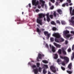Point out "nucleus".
Masks as SVG:
<instances>
[{
	"mask_svg": "<svg viewBox=\"0 0 74 74\" xmlns=\"http://www.w3.org/2000/svg\"><path fill=\"white\" fill-rule=\"evenodd\" d=\"M42 19L41 18H38L36 20V22L40 24V25H42Z\"/></svg>",
	"mask_w": 74,
	"mask_h": 74,
	"instance_id": "nucleus-1",
	"label": "nucleus"
},
{
	"mask_svg": "<svg viewBox=\"0 0 74 74\" xmlns=\"http://www.w3.org/2000/svg\"><path fill=\"white\" fill-rule=\"evenodd\" d=\"M60 58L61 59H64V60H66V63H68L69 61V59L67 58V57H64L62 56H60Z\"/></svg>",
	"mask_w": 74,
	"mask_h": 74,
	"instance_id": "nucleus-2",
	"label": "nucleus"
},
{
	"mask_svg": "<svg viewBox=\"0 0 74 74\" xmlns=\"http://www.w3.org/2000/svg\"><path fill=\"white\" fill-rule=\"evenodd\" d=\"M32 5H34L35 6H36L37 5H38L39 3L38 1H37L36 2V0H32Z\"/></svg>",
	"mask_w": 74,
	"mask_h": 74,
	"instance_id": "nucleus-3",
	"label": "nucleus"
},
{
	"mask_svg": "<svg viewBox=\"0 0 74 74\" xmlns=\"http://www.w3.org/2000/svg\"><path fill=\"white\" fill-rule=\"evenodd\" d=\"M72 10H73V8H72V7H70L69 8V11L70 14H71V16L74 15V9H73L72 10Z\"/></svg>",
	"mask_w": 74,
	"mask_h": 74,
	"instance_id": "nucleus-4",
	"label": "nucleus"
},
{
	"mask_svg": "<svg viewBox=\"0 0 74 74\" xmlns=\"http://www.w3.org/2000/svg\"><path fill=\"white\" fill-rule=\"evenodd\" d=\"M44 33L45 36H47V39H48V38L50 37V35H51V34H49L48 32L47 31H45L44 32Z\"/></svg>",
	"mask_w": 74,
	"mask_h": 74,
	"instance_id": "nucleus-5",
	"label": "nucleus"
},
{
	"mask_svg": "<svg viewBox=\"0 0 74 74\" xmlns=\"http://www.w3.org/2000/svg\"><path fill=\"white\" fill-rule=\"evenodd\" d=\"M69 22H70L73 25H74V16H73L71 17V19L69 20Z\"/></svg>",
	"mask_w": 74,
	"mask_h": 74,
	"instance_id": "nucleus-6",
	"label": "nucleus"
},
{
	"mask_svg": "<svg viewBox=\"0 0 74 74\" xmlns=\"http://www.w3.org/2000/svg\"><path fill=\"white\" fill-rule=\"evenodd\" d=\"M53 36L55 37H56V38H60V34H59V33H55L53 34Z\"/></svg>",
	"mask_w": 74,
	"mask_h": 74,
	"instance_id": "nucleus-7",
	"label": "nucleus"
},
{
	"mask_svg": "<svg viewBox=\"0 0 74 74\" xmlns=\"http://www.w3.org/2000/svg\"><path fill=\"white\" fill-rule=\"evenodd\" d=\"M45 16V14L42 13H40L38 14V18H39V19H41L43 17H44Z\"/></svg>",
	"mask_w": 74,
	"mask_h": 74,
	"instance_id": "nucleus-8",
	"label": "nucleus"
},
{
	"mask_svg": "<svg viewBox=\"0 0 74 74\" xmlns=\"http://www.w3.org/2000/svg\"><path fill=\"white\" fill-rule=\"evenodd\" d=\"M50 69L51 70H52V71L54 73L56 72V69H55V68L54 66H51L50 67Z\"/></svg>",
	"mask_w": 74,
	"mask_h": 74,
	"instance_id": "nucleus-9",
	"label": "nucleus"
},
{
	"mask_svg": "<svg viewBox=\"0 0 74 74\" xmlns=\"http://www.w3.org/2000/svg\"><path fill=\"white\" fill-rule=\"evenodd\" d=\"M57 11L60 15H62V14H63V11H62V10L60 9H58L57 10Z\"/></svg>",
	"mask_w": 74,
	"mask_h": 74,
	"instance_id": "nucleus-10",
	"label": "nucleus"
},
{
	"mask_svg": "<svg viewBox=\"0 0 74 74\" xmlns=\"http://www.w3.org/2000/svg\"><path fill=\"white\" fill-rule=\"evenodd\" d=\"M54 45L57 48H60L61 47V45L58 44L55 42L53 43Z\"/></svg>",
	"mask_w": 74,
	"mask_h": 74,
	"instance_id": "nucleus-11",
	"label": "nucleus"
},
{
	"mask_svg": "<svg viewBox=\"0 0 74 74\" xmlns=\"http://www.w3.org/2000/svg\"><path fill=\"white\" fill-rule=\"evenodd\" d=\"M34 74H37L38 72V69L37 68H36L35 69H34Z\"/></svg>",
	"mask_w": 74,
	"mask_h": 74,
	"instance_id": "nucleus-12",
	"label": "nucleus"
},
{
	"mask_svg": "<svg viewBox=\"0 0 74 74\" xmlns=\"http://www.w3.org/2000/svg\"><path fill=\"white\" fill-rule=\"evenodd\" d=\"M69 33H70V32H69V31L67 30L64 31L63 32V33L65 35V36H66V35H67V34H69Z\"/></svg>",
	"mask_w": 74,
	"mask_h": 74,
	"instance_id": "nucleus-13",
	"label": "nucleus"
},
{
	"mask_svg": "<svg viewBox=\"0 0 74 74\" xmlns=\"http://www.w3.org/2000/svg\"><path fill=\"white\" fill-rule=\"evenodd\" d=\"M36 31L37 32H38V34H39V35H40V34H41L40 33H41V30H40V29H39L38 28H37L36 29Z\"/></svg>",
	"mask_w": 74,
	"mask_h": 74,
	"instance_id": "nucleus-14",
	"label": "nucleus"
},
{
	"mask_svg": "<svg viewBox=\"0 0 74 74\" xmlns=\"http://www.w3.org/2000/svg\"><path fill=\"white\" fill-rule=\"evenodd\" d=\"M62 53L63 54H64V55H66L67 54V53H66V51L64 50V48H62Z\"/></svg>",
	"mask_w": 74,
	"mask_h": 74,
	"instance_id": "nucleus-15",
	"label": "nucleus"
},
{
	"mask_svg": "<svg viewBox=\"0 0 74 74\" xmlns=\"http://www.w3.org/2000/svg\"><path fill=\"white\" fill-rule=\"evenodd\" d=\"M40 2L41 3H42V4L41 5L42 7H43V6H44V3H45V1H44L42 0H39Z\"/></svg>",
	"mask_w": 74,
	"mask_h": 74,
	"instance_id": "nucleus-16",
	"label": "nucleus"
},
{
	"mask_svg": "<svg viewBox=\"0 0 74 74\" xmlns=\"http://www.w3.org/2000/svg\"><path fill=\"white\" fill-rule=\"evenodd\" d=\"M72 66V63H70L68 66V68L70 70L71 69V67Z\"/></svg>",
	"mask_w": 74,
	"mask_h": 74,
	"instance_id": "nucleus-17",
	"label": "nucleus"
},
{
	"mask_svg": "<svg viewBox=\"0 0 74 74\" xmlns=\"http://www.w3.org/2000/svg\"><path fill=\"white\" fill-rule=\"evenodd\" d=\"M52 48V51L53 52H55V47L52 46L51 47Z\"/></svg>",
	"mask_w": 74,
	"mask_h": 74,
	"instance_id": "nucleus-18",
	"label": "nucleus"
},
{
	"mask_svg": "<svg viewBox=\"0 0 74 74\" xmlns=\"http://www.w3.org/2000/svg\"><path fill=\"white\" fill-rule=\"evenodd\" d=\"M55 57H54V59H57V58H58V55L57 54H55L54 55Z\"/></svg>",
	"mask_w": 74,
	"mask_h": 74,
	"instance_id": "nucleus-19",
	"label": "nucleus"
},
{
	"mask_svg": "<svg viewBox=\"0 0 74 74\" xmlns=\"http://www.w3.org/2000/svg\"><path fill=\"white\" fill-rule=\"evenodd\" d=\"M62 62V60L60 59H58L57 60V62L59 64H60V63H61V62Z\"/></svg>",
	"mask_w": 74,
	"mask_h": 74,
	"instance_id": "nucleus-20",
	"label": "nucleus"
},
{
	"mask_svg": "<svg viewBox=\"0 0 74 74\" xmlns=\"http://www.w3.org/2000/svg\"><path fill=\"white\" fill-rule=\"evenodd\" d=\"M42 57V55H41V54L40 53H39L38 55V58L41 59Z\"/></svg>",
	"mask_w": 74,
	"mask_h": 74,
	"instance_id": "nucleus-21",
	"label": "nucleus"
},
{
	"mask_svg": "<svg viewBox=\"0 0 74 74\" xmlns=\"http://www.w3.org/2000/svg\"><path fill=\"white\" fill-rule=\"evenodd\" d=\"M65 36L67 38H69V37H70L71 36H72V35L71 34H68L67 35H66Z\"/></svg>",
	"mask_w": 74,
	"mask_h": 74,
	"instance_id": "nucleus-22",
	"label": "nucleus"
},
{
	"mask_svg": "<svg viewBox=\"0 0 74 74\" xmlns=\"http://www.w3.org/2000/svg\"><path fill=\"white\" fill-rule=\"evenodd\" d=\"M58 38H56L55 39V41L57 42H59V39H58Z\"/></svg>",
	"mask_w": 74,
	"mask_h": 74,
	"instance_id": "nucleus-23",
	"label": "nucleus"
},
{
	"mask_svg": "<svg viewBox=\"0 0 74 74\" xmlns=\"http://www.w3.org/2000/svg\"><path fill=\"white\" fill-rule=\"evenodd\" d=\"M60 42H63L64 41V39L62 38H60L59 39Z\"/></svg>",
	"mask_w": 74,
	"mask_h": 74,
	"instance_id": "nucleus-24",
	"label": "nucleus"
},
{
	"mask_svg": "<svg viewBox=\"0 0 74 74\" xmlns=\"http://www.w3.org/2000/svg\"><path fill=\"white\" fill-rule=\"evenodd\" d=\"M58 53L60 55L62 54V50L61 49H59L58 51Z\"/></svg>",
	"mask_w": 74,
	"mask_h": 74,
	"instance_id": "nucleus-25",
	"label": "nucleus"
},
{
	"mask_svg": "<svg viewBox=\"0 0 74 74\" xmlns=\"http://www.w3.org/2000/svg\"><path fill=\"white\" fill-rule=\"evenodd\" d=\"M47 22H49L50 21V18H49V17H47Z\"/></svg>",
	"mask_w": 74,
	"mask_h": 74,
	"instance_id": "nucleus-26",
	"label": "nucleus"
},
{
	"mask_svg": "<svg viewBox=\"0 0 74 74\" xmlns=\"http://www.w3.org/2000/svg\"><path fill=\"white\" fill-rule=\"evenodd\" d=\"M51 25H56V23L53 21H52L51 22Z\"/></svg>",
	"mask_w": 74,
	"mask_h": 74,
	"instance_id": "nucleus-27",
	"label": "nucleus"
},
{
	"mask_svg": "<svg viewBox=\"0 0 74 74\" xmlns=\"http://www.w3.org/2000/svg\"><path fill=\"white\" fill-rule=\"evenodd\" d=\"M61 24L62 25H65L66 24V23H65V21H61Z\"/></svg>",
	"mask_w": 74,
	"mask_h": 74,
	"instance_id": "nucleus-28",
	"label": "nucleus"
},
{
	"mask_svg": "<svg viewBox=\"0 0 74 74\" xmlns=\"http://www.w3.org/2000/svg\"><path fill=\"white\" fill-rule=\"evenodd\" d=\"M56 11H54L53 13V15L54 17H56Z\"/></svg>",
	"mask_w": 74,
	"mask_h": 74,
	"instance_id": "nucleus-29",
	"label": "nucleus"
},
{
	"mask_svg": "<svg viewBox=\"0 0 74 74\" xmlns=\"http://www.w3.org/2000/svg\"><path fill=\"white\" fill-rule=\"evenodd\" d=\"M47 71L45 70V69H44L43 70V73L44 74H46V73H47Z\"/></svg>",
	"mask_w": 74,
	"mask_h": 74,
	"instance_id": "nucleus-30",
	"label": "nucleus"
},
{
	"mask_svg": "<svg viewBox=\"0 0 74 74\" xmlns=\"http://www.w3.org/2000/svg\"><path fill=\"white\" fill-rule=\"evenodd\" d=\"M56 23H58V24L60 25V21H59V20H57L56 21Z\"/></svg>",
	"mask_w": 74,
	"mask_h": 74,
	"instance_id": "nucleus-31",
	"label": "nucleus"
},
{
	"mask_svg": "<svg viewBox=\"0 0 74 74\" xmlns=\"http://www.w3.org/2000/svg\"><path fill=\"white\" fill-rule=\"evenodd\" d=\"M42 62H43V63H48V62L47 61L45 60H43Z\"/></svg>",
	"mask_w": 74,
	"mask_h": 74,
	"instance_id": "nucleus-32",
	"label": "nucleus"
},
{
	"mask_svg": "<svg viewBox=\"0 0 74 74\" xmlns=\"http://www.w3.org/2000/svg\"><path fill=\"white\" fill-rule=\"evenodd\" d=\"M66 71L67 73H69V74H71V73H72V71Z\"/></svg>",
	"mask_w": 74,
	"mask_h": 74,
	"instance_id": "nucleus-33",
	"label": "nucleus"
},
{
	"mask_svg": "<svg viewBox=\"0 0 74 74\" xmlns=\"http://www.w3.org/2000/svg\"><path fill=\"white\" fill-rule=\"evenodd\" d=\"M50 40L51 42H53L54 41V39H53V38H51Z\"/></svg>",
	"mask_w": 74,
	"mask_h": 74,
	"instance_id": "nucleus-34",
	"label": "nucleus"
},
{
	"mask_svg": "<svg viewBox=\"0 0 74 74\" xmlns=\"http://www.w3.org/2000/svg\"><path fill=\"white\" fill-rule=\"evenodd\" d=\"M17 21H19V22H21V20L19 17H17Z\"/></svg>",
	"mask_w": 74,
	"mask_h": 74,
	"instance_id": "nucleus-35",
	"label": "nucleus"
},
{
	"mask_svg": "<svg viewBox=\"0 0 74 74\" xmlns=\"http://www.w3.org/2000/svg\"><path fill=\"white\" fill-rule=\"evenodd\" d=\"M67 51L68 52H70L71 51V48H69L67 50Z\"/></svg>",
	"mask_w": 74,
	"mask_h": 74,
	"instance_id": "nucleus-36",
	"label": "nucleus"
},
{
	"mask_svg": "<svg viewBox=\"0 0 74 74\" xmlns=\"http://www.w3.org/2000/svg\"><path fill=\"white\" fill-rule=\"evenodd\" d=\"M52 30L53 31H55V30H56V27H53Z\"/></svg>",
	"mask_w": 74,
	"mask_h": 74,
	"instance_id": "nucleus-37",
	"label": "nucleus"
},
{
	"mask_svg": "<svg viewBox=\"0 0 74 74\" xmlns=\"http://www.w3.org/2000/svg\"><path fill=\"white\" fill-rule=\"evenodd\" d=\"M36 65H37V67H40V64L39 63H36Z\"/></svg>",
	"mask_w": 74,
	"mask_h": 74,
	"instance_id": "nucleus-38",
	"label": "nucleus"
},
{
	"mask_svg": "<svg viewBox=\"0 0 74 74\" xmlns=\"http://www.w3.org/2000/svg\"><path fill=\"white\" fill-rule=\"evenodd\" d=\"M49 16L51 19H53V15L52 14L50 15Z\"/></svg>",
	"mask_w": 74,
	"mask_h": 74,
	"instance_id": "nucleus-39",
	"label": "nucleus"
},
{
	"mask_svg": "<svg viewBox=\"0 0 74 74\" xmlns=\"http://www.w3.org/2000/svg\"><path fill=\"white\" fill-rule=\"evenodd\" d=\"M61 69H62V70H63V71L65 70V68H64L63 67L61 66Z\"/></svg>",
	"mask_w": 74,
	"mask_h": 74,
	"instance_id": "nucleus-40",
	"label": "nucleus"
},
{
	"mask_svg": "<svg viewBox=\"0 0 74 74\" xmlns=\"http://www.w3.org/2000/svg\"><path fill=\"white\" fill-rule=\"evenodd\" d=\"M39 72H41V67L39 68Z\"/></svg>",
	"mask_w": 74,
	"mask_h": 74,
	"instance_id": "nucleus-41",
	"label": "nucleus"
},
{
	"mask_svg": "<svg viewBox=\"0 0 74 74\" xmlns=\"http://www.w3.org/2000/svg\"><path fill=\"white\" fill-rule=\"evenodd\" d=\"M46 47L47 48H49V46H48V44H46Z\"/></svg>",
	"mask_w": 74,
	"mask_h": 74,
	"instance_id": "nucleus-42",
	"label": "nucleus"
},
{
	"mask_svg": "<svg viewBox=\"0 0 74 74\" xmlns=\"http://www.w3.org/2000/svg\"><path fill=\"white\" fill-rule=\"evenodd\" d=\"M74 45H73L72 46V51H73V50H74Z\"/></svg>",
	"mask_w": 74,
	"mask_h": 74,
	"instance_id": "nucleus-43",
	"label": "nucleus"
},
{
	"mask_svg": "<svg viewBox=\"0 0 74 74\" xmlns=\"http://www.w3.org/2000/svg\"><path fill=\"white\" fill-rule=\"evenodd\" d=\"M51 2H52L53 3H55V0H50Z\"/></svg>",
	"mask_w": 74,
	"mask_h": 74,
	"instance_id": "nucleus-44",
	"label": "nucleus"
},
{
	"mask_svg": "<svg viewBox=\"0 0 74 74\" xmlns=\"http://www.w3.org/2000/svg\"><path fill=\"white\" fill-rule=\"evenodd\" d=\"M36 12H40V10H39L37 9L36 10Z\"/></svg>",
	"mask_w": 74,
	"mask_h": 74,
	"instance_id": "nucleus-45",
	"label": "nucleus"
},
{
	"mask_svg": "<svg viewBox=\"0 0 74 74\" xmlns=\"http://www.w3.org/2000/svg\"><path fill=\"white\" fill-rule=\"evenodd\" d=\"M32 67L33 68H33H35V67H36V66L34 65H32Z\"/></svg>",
	"mask_w": 74,
	"mask_h": 74,
	"instance_id": "nucleus-46",
	"label": "nucleus"
},
{
	"mask_svg": "<svg viewBox=\"0 0 74 74\" xmlns=\"http://www.w3.org/2000/svg\"><path fill=\"white\" fill-rule=\"evenodd\" d=\"M71 33V34H74V31H71L70 32Z\"/></svg>",
	"mask_w": 74,
	"mask_h": 74,
	"instance_id": "nucleus-47",
	"label": "nucleus"
},
{
	"mask_svg": "<svg viewBox=\"0 0 74 74\" xmlns=\"http://www.w3.org/2000/svg\"><path fill=\"white\" fill-rule=\"evenodd\" d=\"M62 64L63 66H65V62H62Z\"/></svg>",
	"mask_w": 74,
	"mask_h": 74,
	"instance_id": "nucleus-48",
	"label": "nucleus"
},
{
	"mask_svg": "<svg viewBox=\"0 0 74 74\" xmlns=\"http://www.w3.org/2000/svg\"><path fill=\"white\" fill-rule=\"evenodd\" d=\"M53 8H54V6H52L50 8V9L51 10H52L53 9Z\"/></svg>",
	"mask_w": 74,
	"mask_h": 74,
	"instance_id": "nucleus-49",
	"label": "nucleus"
},
{
	"mask_svg": "<svg viewBox=\"0 0 74 74\" xmlns=\"http://www.w3.org/2000/svg\"><path fill=\"white\" fill-rule=\"evenodd\" d=\"M66 6V4L65 3H64L62 5V7H65Z\"/></svg>",
	"mask_w": 74,
	"mask_h": 74,
	"instance_id": "nucleus-50",
	"label": "nucleus"
},
{
	"mask_svg": "<svg viewBox=\"0 0 74 74\" xmlns=\"http://www.w3.org/2000/svg\"><path fill=\"white\" fill-rule=\"evenodd\" d=\"M67 1H68L69 3H70L71 2V0H67Z\"/></svg>",
	"mask_w": 74,
	"mask_h": 74,
	"instance_id": "nucleus-51",
	"label": "nucleus"
},
{
	"mask_svg": "<svg viewBox=\"0 0 74 74\" xmlns=\"http://www.w3.org/2000/svg\"><path fill=\"white\" fill-rule=\"evenodd\" d=\"M46 15V16L47 17H49V13H47Z\"/></svg>",
	"mask_w": 74,
	"mask_h": 74,
	"instance_id": "nucleus-52",
	"label": "nucleus"
},
{
	"mask_svg": "<svg viewBox=\"0 0 74 74\" xmlns=\"http://www.w3.org/2000/svg\"><path fill=\"white\" fill-rule=\"evenodd\" d=\"M41 31H42V32H43V31H44L45 30V29L43 28H42L41 29Z\"/></svg>",
	"mask_w": 74,
	"mask_h": 74,
	"instance_id": "nucleus-53",
	"label": "nucleus"
},
{
	"mask_svg": "<svg viewBox=\"0 0 74 74\" xmlns=\"http://www.w3.org/2000/svg\"><path fill=\"white\" fill-rule=\"evenodd\" d=\"M65 5H66V6H69V3H66L65 4Z\"/></svg>",
	"mask_w": 74,
	"mask_h": 74,
	"instance_id": "nucleus-54",
	"label": "nucleus"
},
{
	"mask_svg": "<svg viewBox=\"0 0 74 74\" xmlns=\"http://www.w3.org/2000/svg\"><path fill=\"white\" fill-rule=\"evenodd\" d=\"M28 5H29V8H30V7H32V6H31V4L29 3Z\"/></svg>",
	"mask_w": 74,
	"mask_h": 74,
	"instance_id": "nucleus-55",
	"label": "nucleus"
},
{
	"mask_svg": "<svg viewBox=\"0 0 74 74\" xmlns=\"http://www.w3.org/2000/svg\"><path fill=\"white\" fill-rule=\"evenodd\" d=\"M55 5H58V2H57L56 3Z\"/></svg>",
	"mask_w": 74,
	"mask_h": 74,
	"instance_id": "nucleus-56",
	"label": "nucleus"
},
{
	"mask_svg": "<svg viewBox=\"0 0 74 74\" xmlns=\"http://www.w3.org/2000/svg\"><path fill=\"white\" fill-rule=\"evenodd\" d=\"M38 57L37 58L36 60H37V62H39V59H38Z\"/></svg>",
	"mask_w": 74,
	"mask_h": 74,
	"instance_id": "nucleus-57",
	"label": "nucleus"
},
{
	"mask_svg": "<svg viewBox=\"0 0 74 74\" xmlns=\"http://www.w3.org/2000/svg\"><path fill=\"white\" fill-rule=\"evenodd\" d=\"M72 57L73 58H74V53H73L72 54Z\"/></svg>",
	"mask_w": 74,
	"mask_h": 74,
	"instance_id": "nucleus-58",
	"label": "nucleus"
},
{
	"mask_svg": "<svg viewBox=\"0 0 74 74\" xmlns=\"http://www.w3.org/2000/svg\"><path fill=\"white\" fill-rule=\"evenodd\" d=\"M56 15H57V16L58 17L59 16V14L58 13H56Z\"/></svg>",
	"mask_w": 74,
	"mask_h": 74,
	"instance_id": "nucleus-59",
	"label": "nucleus"
},
{
	"mask_svg": "<svg viewBox=\"0 0 74 74\" xmlns=\"http://www.w3.org/2000/svg\"><path fill=\"white\" fill-rule=\"evenodd\" d=\"M45 67H46V68H48V65H44Z\"/></svg>",
	"mask_w": 74,
	"mask_h": 74,
	"instance_id": "nucleus-60",
	"label": "nucleus"
},
{
	"mask_svg": "<svg viewBox=\"0 0 74 74\" xmlns=\"http://www.w3.org/2000/svg\"><path fill=\"white\" fill-rule=\"evenodd\" d=\"M68 43V41L67 40L65 41V44H67Z\"/></svg>",
	"mask_w": 74,
	"mask_h": 74,
	"instance_id": "nucleus-61",
	"label": "nucleus"
},
{
	"mask_svg": "<svg viewBox=\"0 0 74 74\" xmlns=\"http://www.w3.org/2000/svg\"><path fill=\"white\" fill-rule=\"evenodd\" d=\"M38 8H41V6H40V5H38Z\"/></svg>",
	"mask_w": 74,
	"mask_h": 74,
	"instance_id": "nucleus-62",
	"label": "nucleus"
},
{
	"mask_svg": "<svg viewBox=\"0 0 74 74\" xmlns=\"http://www.w3.org/2000/svg\"><path fill=\"white\" fill-rule=\"evenodd\" d=\"M69 5H70V6L72 5H73V3H70L69 4Z\"/></svg>",
	"mask_w": 74,
	"mask_h": 74,
	"instance_id": "nucleus-63",
	"label": "nucleus"
},
{
	"mask_svg": "<svg viewBox=\"0 0 74 74\" xmlns=\"http://www.w3.org/2000/svg\"><path fill=\"white\" fill-rule=\"evenodd\" d=\"M48 74H51V73L50 72H49L48 73Z\"/></svg>",
	"mask_w": 74,
	"mask_h": 74,
	"instance_id": "nucleus-64",
	"label": "nucleus"
}]
</instances>
